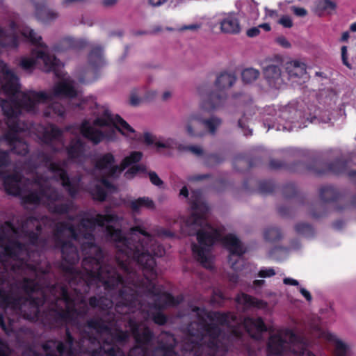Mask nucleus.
<instances>
[{
	"label": "nucleus",
	"instance_id": "58836bf2",
	"mask_svg": "<svg viewBox=\"0 0 356 356\" xmlns=\"http://www.w3.org/2000/svg\"><path fill=\"white\" fill-rule=\"evenodd\" d=\"M252 156H270V152L263 146H255L252 149Z\"/></svg>",
	"mask_w": 356,
	"mask_h": 356
},
{
	"label": "nucleus",
	"instance_id": "7ed1b4c3",
	"mask_svg": "<svg viewBox=\"0 0 356 356\" xmlns=\"http://www.w3.org/2000/svg\"><path fill=\"white\" fill-rule=\"evenodd\" d=\"M44 164L35 168L31 181L24 179L18 166L10 161V157H0V179L6 191L13 195L20 196L25 203L46 205L49 210L57 214H67L66 221L55 222L47 216L40 220V229L38 233L39 241L51 242L58 225L63 223L72 227L74 235L66 234L62 237L61 242L46 248H60L63 261L60 268L63 273L65 268L72 267L79 260V254L76 243L81 245L83 256L86 255L95 243L94 230L98 226L106 236V228L115 229V225L120 220L113 213L106 215L97 214L88 216L81 213L75 214L76 207L72 201L63 204L56 202L63 195L53 187V183L60 181L63 186L74 197L79 188L80 178L70 179L63 165L53 162L51 157H43Z\"/></svg>",
	"mask_w": 356,
	"mask_h": 356
},
{
	"label": "nucleus",
	"instance_id": "e433bc0d",
	"mask_svg": "<svg viewBox=\"0 0 356 356\" xmlns=\"http://www.w3.org/2000/svg\"><path fill=\"white\" fill-rule=\"evenodd\" d=\"M327 214V209L325 206L319 203L315 206V208L310 211V215L312 218L318 219Z\"/></svg>",
	"mask_w": 356,
	"mask_h": 356
},
{
	"label": "nucleus",
	"instance_id": "f03ea898",
	"mask_svg": "<svg viewBox=\"0 0 356 356\" xmlns=\"http://www.w3.org/2000/svg\"><path fill=\"white\" fill-rule=\"evenodd\" d=\"M44 164L35 168L31 181L24 179L18 166L10 161V157H0V179L6 191L13 195L20 196L25 203L46 205L49 210L57 214H67L66 221L55 222L47 216L40 220V229L38 233L39 241L51 242L58 225L63 223L72 227L74 235L66 234L62 237L61 242L46 248H60L63 261L60 268L63 273L65 268L72 267L79 260V254L76 243L81 245L83 256L86 255L95 243L94 230L98 226L106 236V228L115 229V225L120 220L113 213L106 215L97 214L88 216L81 213L75 214L76 207L72 201L63 204L56 202L63 195L53 187V183L60 181L63 186L74 197L79 188L80 178L70 179L63 165L53 162L51 157H43Z\"/></svg>",
	"mask_w": 356,
	"mask_h": 356
},
{
	"label": "nucleus",
	"instance_id": "f8f14e48",
	"mask_svg": "<svg viewBox=\"0 0 356 356\" xmlns=\"http://www.w3.org/2000/svg\"><path fill=\"white\" fill-rule=\"evenodd\" d=\"M33 56L35 58H22L19 65L25 71L32 72L37 63V60L43 63V70L47 72H54L58 69L60 60L53 55H50L42 50H33Z\"/></svg>",
	"mask_w": 356,
	"mask_h": 356
},
{
	"label": "nucleus",
	"instance_id": "c03bdc74",
	"mask_svg": "<svg viewBox=\"0 0 356 356\" xmlns=\"http://www.w3.org/2000/svg\"><path fill=\"white\" fill-rule=\"evenodd\" d=\"M297 191L296 186L294 184L290 183L286 184L284 188V193L286 197L291 196V194H296Z\"/></svg>",
	"mask_w": 356,
	"mask_h": 356
},
{
	"label": "nucleus",
	"instance_id": "0eeeda50",
	"mask_svg": "<svg viewBox=\"0 0 356 356\" xmlns=\"http://www.w3.org/2000/svg\"><path fill=\"white\" fill-rule=\"evenodd\" d=\"M307 159L302 162L291 163L274 158L269 161V168L271 170H287L294 172L309 170L317 174L324 173L327 170L335 174L347 173L356 184V157L338 159L329 165L322 163L317 157Z\"/></svg>",
	"mask_w": 356,
	"mask_h": 356
},
{
	"label": "nucleus",
	"instance_id": "6ab92c4d",
	"mask_svg": "<svg viewBox=\"0 0 356 356\" xmlns=\"http://www.w3.org/2000/svg\"><path fill=\"white\" fill-rule=\"evenodd\" d=\"M264 76L270 87L280 89L284 83L281 69L279 65L269 64L264 67Z\"/></svg>",
	"mask_w": 356,
	"mask_h": 356
},
{
	"label": "nucleus",
	"instance_id": "b1692460",
	"mask_svg": "<svg viewBox=\"0 0 356 356\" xmlns=\"http://www.w3.org/2000/svg\"><path fill=\"white\" fill-rule=\"evenodd\" d=\"M88 43L83 39H75L72 38H63L55 49L57 51H65L67 49L80 50L87 47Z\"/></svg>",
	"mask_w": 356,
	"mask_h": 356
},
{
	"label": "nucleus",
	"instance_id": "f257e3e1",
	"mask_svg": "<svg viewBox=\"0 0 356 356\" xmlns=\"http://www.w3.org/2000/svg\"><path fill=\"white\" fill-rule=\"evenodd\" d=\"M40 222L33 216L22 220L17 227L10 222L0 225V326L10 334L17 329L23 318L38 321L40 307L51 297V289L57 286L47 281V270L37 258L46 247L55 246L66 234L73 236L71 227L58 225L51 242L39 241Z\"/></svg>",
	"mask_w": 356,
	"mask_h": 356
},
{
	"label": "nucleus",
	"instance_id": "bb28decb",
	"mask_svg": "<svg viewBox=\"0 0 356 356\" xmlns=\"http://www.w3.org/2000/svg\"><path fill=\"white\" fill-rule=\"evenodd\" d=\"M129 207L134 213H139L142 208L154 209V202L148 197H139L129 202Z\"/></svg>",
	"mask_w": 356,
	"mask_h": 356
},
{
	"label": "nucleus",
	"instance_id": "9d476101",
	"mask_svg": "<svg viewBox=\"0 0 356 356\" xmlns=\"http://www.w3.org/2000/svg\"><path fill=\"white\" fill-rule=\"evenodd\" d=\"M236 80V77L234 74L222 72L216 80V91L210 90L208 84L199 86L197 90L202 99V109L212 111L222 106L227 97L224 90L232 86Z\"/></svg>",
	"mask_w": 356,
	"mask_h": 356
},
{
	"label": "nucleus",
	"instance_id": "8fccbe9b",
	"mask_svg": "<svg viewBox=\"0 0 356 356\" xmlns=\"http://www.w3.org/2000/svg\"><path fill=\"white\" fill-rule=\"evenodd\" d=\"M277 42L283 47L289 48L291 47L290 42L284 37H279L277 39Z\"/></svg>",
	"mask_w": 356,
	"mask_h": 356
},
{
	"label": "nucleus",
	"instance_id": "49530a36",
	"mask_svg": "<svg viewBox=\"0 0 356 356\" xmlns=\"http://www.w3.org/2000/svg\"><path fill=\"white\" fill-rule=\"evenodd\" d=\"M293 13L298 17H305L307 15V10L304 8L293 6L291 8Z\"/></svg>",
	"mask_w": 356,
	"mask_h": 356
},
{
	"label": "nucleus",
	"instance_id": "4d7b16f0",
	"mask_svg": "<svg viewBox=\"0 0 356 356\" xmlns=\"http://www.w3.org/2000/svg\"><path fill=\"white\" fill-rule=\"evenodd\" d=\"M168 1V0H148V2L152 6L156 7L164 4Z\"/></svg>",
	"mask_w": 356,
	"mask_h": 356
},
{
	"label": "nucleus",
	"instance_id": "7c9ffc66",
	"mask_svg": "<svg viewBox=\"0 0 356 356\" xmlns=\"http://www.w3.org/2000/svg\"><path fill=\"white\" fill-rule=\"evenodd\" d=\"M18 44L17 37L15 33H10L7 35L4 29L0 28V47H16Z\"/></svg>",
	"mask_w": 356,
	"mask_h": 356
},
{
	"label": "nucleus",
	"instance_id": "2f4dec72",
	"mask_svg": "<svg viewBox=\"0 0 356 356\" xmlns=\"http://www.w3.org/2000/svg\"><path fill=\"white\" fill-rule=\"evenodd\" d=\"M22 34L28 38L33 44L41 47H47L46 44L42 42V37L38 35L34 30L29 29H24Z\"/></svg>",
	"mask_w": 356,
	"mask_h": 356
},
{
	"label": "nucleus",
	"instance_id": "4c0bfd02",
	"mask_svg": "<svg viewBox=\"0 0 356 356\" xmlns=\"http://www.w3.org/2000/svg\"><path fill=\"white\" fill-rule=\"evenodd\" d=\"M347 344L340 340H336L334 343V351L337 356H346L348 351Z\"/></svg>",
	"mask_w": 356,
	"mask_h": 356
},
{
	"label": "nucleus",
	"instance_id": "ea45409f",
	"mask_svg": "<svg viewBox=\"0 0 356 356\" xmlns=\"http://www.w3.org/2000/svg\"><path fill=\"white\" fill-rule=\"evenodd\" d=\"M148 175L150 181L152 182V184L159 187L163 186V181L160 179V177L155 172L150 171L149 172Z\"/></svg>",
	"mask_w": 356,
	"mask_h": 356
},
{
	"label": "nucleus",
	"instance_id": "a19ab883",
	"mask_svg": "<svg viewBox=\"0 0 356 356\" xmlns=\"http://www.w3.org/2000/svg\"><path fill=\"white\" fill-rule=\"evenodd\" d=\"M259 191L262 193H270L273 191V185L269 181H263L259 184Z\"/></svg>",
	"mask_w": 356,
	"mask_h": 356
},
{
	"label": "nucleus",
	"instance_id": "39448f33",
	"mask_svg": "<svg viewBox=\"0 0 356 356\" xmlns=\"http://www.w3.org/2000/svg\"><path fill=\"white\" fill-rule=\"evenodd\" d=\"M78 106L96 117L91 123L88 120H83L79 127L83 137L94 144H98L104 140H113L115 135L113 127L123 135L129 136L135 133V130L124 119L119 115L113 117L108 108L97 104L94 97L82 99Z\"/></svg>",
	"mask_w": 356,
	"mask_h": 356
},
{
	"label": "nucleus",
	"instance_id": "2eb2a0df",
	"mask_svg": "<svg viewBox=\"0 0 356 356\" xmlns=\"http://www.w3.org/2000/svg\"><path fill=\"white\" fill-rule=\"evenodd\" d=\"M284 71L288 75V79L292 83L301 85L308 79L307 66L303 62L298 60H291L284 64Z\"/></svg>",
	"mask_w": 356,
	"mask_h": 356
},
{
	"label": "nucleus",
	"instance_id": "a211bd4d",
	"mask_svg": "<svg viewBox=\"0 0 356 356\" xmlns=\"http://www.w3.org/2000/svg\"><path fill=\"white\" fill-rule=\"evenodd\" d=\"M35 6V15L37 19L43 24H49L56 20L58 13L47 8V0H31Z\"/></svg>",
	"mask_w": 356,
	"mask_h": 356
},
{
	"label": "nucleus",
	"instance_id": "bf43d9fd",
	"mask_svg": "<svg viewBox=\"0 0 356 356\" xmlns=\"http://www.w3.org/2000/svg\"><path fill=\"white\" fill-rule=\"evenodd\" d=\"M189 195L188 190L186 186H184L179 192V195L184 197H188Z\"/></svg>",
	"mask_w": 356,
	"mask_h": 356
},
{
	"label": "nucleus",
	"instance_id": "6e6552de",
	"mask_svg": "<svg viewBox=\"0 0 356 356\" xmlns=\"http://www.w3.org/2000/svg\"><path fill=\"white\" fill-rule=\"evenodd\" d=\"M47 98V95L44 91L36 92L34 90L23 92L21 99L4 100L0 97V111L7 118L6 124L8 131L6 133L14 134L15 137H18L17 134L23 131L18 120L22 111L35 113L36 102L44 101Z\"/></svg>",
	"mask_w": 356,
	"mask_h": 356
},
{
	"label": "nucleus",
	"instance_id": "c85d7f7f",
	"mask_svg": "<svg viewBox=\"0 0 356 356\" xmlns=\"http://www.w3.org/2000/svg\"><path fill=\"white\" fill-rule=\"evenodd\" d=\"M88 61L91 65L98 67L102 65L103 48L101 46L94 47L88 54Z\"/></svg>",
	"mask_w": 356,
	"mask_h": 356
},
{
	"label": "nucleus",
	"instance_id": "603ef678",
	"mask_svg": "<svg viewBox=\"0 0 356 356\" xmlns=\"http://www.w3.org/2000/svg\"><path fill=\"white\" fill-rule=\"evenodd\" d=\"M299 291H300V293L305 298V299L307 301L312 300V295L309 293V291H308L306 289H305L303 287H300Z\"/></svg>",
	"mask_w": 356,
	"mask_h": 356
},
{
	"label": "nucleus",
	"instance_id": "aec40b11",
	"mask_svg": "<svg viewBox=\"0 0 356 356\" xmlns=\"http://www.w3.org/2000/svg\"><path fill=\"white\" fill-rule=\"evenodd\" d=\"M284 156H339L341 152L337 149H327L323 151L289 147L283 150Z\"/></svg>",
	"mask_w": 356,
	"mask_h": 356
},
{
	"label": "nucleus",
	"instance_id": "4468645a",
	"mask_svg": "<svg viewBox=\"0 0 356 356\" xmlns=\"http://www.w3.org/2000/svg\"><path fill=\"white\" fill-rule=\"evenodd\" d=\"M6 147V149H0V156H9L13 154L15 156H29V145L19 137H15L14 134L5 133L0 137V147Z\"/></svg>",
	"mask_w": 356,
	"mask_h": 356
},
{
	"label": "nucleus",
	"instance_id": "1a4fd4ad",
	"mask_svg": "<svg viewBox=\"0 0 356 356\" xmlns=\"http://www.w3.org/2000/svg\"><path fill=\"white\" fill-rule=\"evenodd\" d=\"M269 353L280 355L291 351L298 356H315L307 349L305 339L295 334L291 330H278L271 334L268 343Z\"/></svg>",
	"mask_w": 356,
	"mask_h": 356
},
{
	"label": "nucleus",
	"instance_id": "338daca9",
	"mask_svg": "<svg viewBox=\"0 0 356 356\" xmlns=\"http://www.w3.org/2000/svg\"><path fill=\"white\" fill-rule=\"evenodd\" d=\"M343 226V222L342 221H336L334 224H333V227H334V229H340L341 228H342Z\"/></svg>",
	"mask_w": 356,
	"mask_h": 356
},
{
	"label": "nucleus",
	"instance_id": "4be33fe9",
	"mask_svg": "<svg viewBox=\"0 0 356 356\" xmlns=\"http://www.w3.org/2000/svg\"><path fill=\"white\" fill-rule=\"evenodd\" d=\"M196 123L201 124L203 130L205 131V136L209 134L211 136L216 135L218 129L221 126L222 121L221 118L217 116H211L208 118H196Z\"/></svg>",
	"mask_w": 356,
	"mask_h": 356
},
{
	"label": "nucleus",
	"instance_id": "423d86ee",
	"mask_svg": "<svg viewBox=\"0 0 356 356\" xmlns=\"http://www.w3.org/2000/svg\"><path fill=\"white\" fill-rule=\"evenodd\" d=\"M140 157H124L120 165L115 163L114 157H100L96 161L93 169L94 176L99 180V183L91 188L92 196L100 201H104L107 195V191L114 190L113 186L106 180V177L115 178L127 167L129 168L125 172L124 176L127 179L132 178L135 175L143 172L146 170L145 165L139 164Z\"/></svg>",
	"mask_w": 356,
	"mask_h": 356
},
{
	"label": "nucleus",
	"instance_id": "864d4df0",
	"mask_svg": "<svg viewBox=\"0 0 356 356\" xmlns=\"http://www.w3.org/2000/svg\"><path fill=\"white\" fill-rule=\"evenodd\" d=\"M140 99L135 94H131L130 96L129 103L131 106H136L139 104Z\"/></svg>",
	"mask_w": 356,
	"mask_h": 356
},
{
	"label": "nucleus",
	"instance_id": "f3484780",
	"mask_svg": "<svg viewBox=\"0 0 356 356\" xmlns=\"http://www.w3.org/2000/svg\"><path fill=\"white\" fill-rule=\"evenodd\" d=\"M220 31L223 33L236 35L241 31L237 14L235 13H222L218 19Z\"/></svg>",
	"mask_w": 356,
	"mask_h": 356
},
{
	"label": "nucleus",
	"instance_id": "774afa93",
	"mask_svg": "<svg viewBox=\"0 0 356 356\" xmlns=\"http://www.w3.org/2000/svg\"><path fill=\"white\" fill-rule=\"evenodd\" d=\"M264 282H265L264 280H254L253 282V286L255 287V288L256 287H261L264 284Z\"/></svg>",
	"mask_w": 356,
	"mask_h": 356
},
{
	"label": "nucleus",
	"instance_id": "0e129e2a",
	"mask_svg": "<svg viewBox=\"0 0 356 356\" xmlns=\"http://www.w3.org/2000/svg\"><path fill=\"white\" fill-rule=\"evenodd\" d=\"M350 38V34L348 31H345L342 33L341 38L340 39L341 42H347Z\"/></svg>",
	"mask_w": 356,
	"mask_h": 356
},
{
	"label": "nucleus",
	"instance_id": "a18cd8bd",
	"mask_svg": "<svg viewBox=\"0 0 356 356\" xmlns=\"http://www.w3.org/2000/svg\"><path fill=\"white\" fill-rule=\"evenodd\" d=\"M279 23L285 28H291L293 26V22L291 17L287 15L282 16L280 19Z\"/></svg>",
	"mask_w": 356,
	"mask_h": 356
},
{
	"label": "nucleus",
	"instance_id": "f704fd0d",
	"mask_svg": "<svg viewBox=\"0 0 356 356\" xmlns=\"http://www.w3.org/2000/svg\"><path fill=\"white\" fill-rule=\"evenodd\" d=\"M297 233L302 234L306 237H311L314 234L313 228L306 223H298L295 227Z\"/></svg>",
	"mask_w": 356,
	"mask_h": 356
},
{
	"label": "nucleus",
	"instance_id": "6e6d98bb",
	"mask_svg": "<svg viewBox=\"0 0 356 356\" xmlns=\"http://www.w3.org/2000/svg\"><path fill=\"white\" fill-rule=\"evenodd\" d=\"M220 148L226 149L227 153H232L234 149V145L232 143H227L222 144Z\"/></svg>",
	"mask_w": 356,
	"mask_h": 356
},
{
	"label": "nucleus",
	"instance_id": "a878e982",
	"mask_svg": "<svg viewBox=\"0 0 356 356\" xmlns=\"http://www.w3.org/2000/svg\"><path fill=\"white\" fill-rule=\"evenodd\" d=\"M319 197L323 203L336 201L339 197L337 190L331 185L322 186L318 189Z\"/></svg>",
	"mask_w": 356,
	"mask_h": 356
},
{
	"label": "nucleus",
	"instance_id": "3c124183",
	"mask_svg": "<svg viewBox=\"0 0 356 356\" xmlns=\"http://www.w3.org/2000/svg\"><path fill=\"white\" fill-rule=\"evenodd\" d=\"M200 28V26L198 24H190V25H185L181 26L179 29V31H184L186 30H191V31H195Z\"/></svg>",
	"mask_w": 356,
	"mask_h": 356
},
{
	"label": "nucleus",
	"instance_id": "69168bd1",
	"mask_svg": "<svg viewBox=\"0 0 356 356\" xmlns=\"http://www.w3.org/2000/svg\"><path fill=\"white\" fill-rule=\"evenodd\" d=\"M259 28H261L264 30H265L266 31H270L271 29L270 24L268 23H264V24H260L259 26Z\"/></svg>",
	"mask_w": 356,
	"mask_h": 356
},
{
	"label": "nucleus",
	"instance_id": "412c9836",
	"mask_svg": "<svg viewBox=\"0 0 356 356\" xmlns=\"http://www.w3.org/2000/svg\"><path fill=\"white\" fill-rule=\"evenodd\" d=\"M63 131L54 124H49L43 129L41 134V140L46 145H51L53 143L60 142L63 138Z\"/></svg>",
	"mask_w": 356,
	"mask_h": 356
},
{
	"label": "nucleus",
	"instance_id": "e2e57ef3",
	"mask_svg": "<svg viewBox=\"0 0 356 356\" xmlns=\"http://www.w3.org/2000/svg\"><path fill=\"white\" fill-rule=\"evenodd\" d=\"M238 276L236 273H232L229 275V280L233 283H236L238 282Z\"/></svg>",
	"mask_w": 356,
	"mask_h": 356
},
{
	"label": "nucleus",
	"instance_id": "c9c22d12",
	"mask_svg": "<svg viewBox=\"0 0 356 356\" xmlns=\"http://www.w3.org/2000/svg\"><path fill=\"white\" fill-rule=\"evenodd\" d=\"M337 4L330 0H321L318 1L316 6L318 10L324 12L327 10L333 11L336 9Z\"/></svg>",
	"mask_w": 356,
	"mask_h": 356
},
{
	"label": "nucleus",
	"instance_id": "ddd939ff",
	"mask_svg": "<svg viewBox=\"0 0 356 356\" xmlns=\"http://www.w3.org/2000/svg\"><path fill=\"white\" fill-rule=\"evenodd\" d=\"M222 243L229 250V263L232 268L238 271L241 270L240 267L243 263L241 256L245 252L246 248L241 241L233 234L225 235L222 238Z\"/></svg>",
	"mask_w": 356,
	"mask_h": 356
},
{
	"label": "nucleus",
	"instance_id": "5701e85b",
	"mask_svg": "<svg viewBox=\"0 0 356 356\" xmlns=\"http://www.w3.org/2000/svg\"><path fill=\"white\" fill-rule=\"evenodd\" d=\"M237 304L241 307L243 310L248 309L252 307L259 309H264L267 307V302L261 300L252 298L245 293H241L236 298Z\"/></svg>",
	"mask_w": 356,
	"mask_h": 356
},
{
	"label": "nucleus",
	"instance_id": "09e8293b",
	"mask_svg": "<svg viewBox=\"0 0 356 356\" xmlns=\"http://www.w3.org/2000/svg\"><path fill=\"white\" fill-rule=\"evenodd\" d=\"M260 33L259 28L258 27H252L249 29L247 31V35L250 38L257 36Z\"/></svg>",
	"mask_w": 356,
	"mask_h": 356
},
{
	"label": "nucleus",
	"instance_id": "9b49d317",
	"mask_svg": "<svg viewBox=\"0 0 356 356\" xmlns=\"http://www.w3.org/2000/svg\"><path fill=\"white\" fill-rule=\"evenodd\" d=\"M145 145L159 152L162 149H177L179 152H189L196 156H202L203 149L197 145H186L179 143L172 138L157 137L149 132H145L138 138Z\"/></svg>",
	"mask_w": 356,
	"mask_h": 356
},
{
	"label": "nucleus",
	"instance_id": "20e7f679",
	"mask_svg": "<svg viewBox=\"0 0 356 356\" xmlns=\"http://www.w3.org/2000/svg\"><path fill=\"white\" fill-rule=\"evenodd\" d=\"M191 214L184 222V232L196 235L197 244H193L195 257L206 268L211 267V248L216 241L221 238L219 229L212 227L206 220L209 207L201 191H193L189 198ZM181 229L184 227H181Z\"/></svg>",
	"mask_w": 356,
	"mask_h": 356
},
{
	"label": "nucleus",
	"instance_id": "052dcab7",
	"mask_svg": "<svg viewBox=\"0 0 356 356\" xmlns=\"http://www.w3.org/2000/svg\"><path fill=\"white\" fill-rule=\"evenodd\" d=\"M87 0H63L62 1V4L63 6H68L72 3H75V2H83V1H86Z\"/></svg>",
	"mask_w": 356,
	"mask_h": 356
},
{
	"label": "nucleus",
	"instance_id": "13d9d810",
	"mask_svg": "<svg viewBox=\"0 0 356 356\" xmlns=\"http://www.w3.org/2000/svg\"><path fill=\"white\" fill-rule=\"evenodd\" d=\"M246 159L247 157H236L234 162L239 165L246 164L249 162Z\"/></svg>",
	"mask_w": 356,
	"mask_h": 356
},
{
	"label": "nucleus",
	"instance_id": "c756f323",
	"mask_svg": "<svg viewBox=\"0 0 356 356\" xmlns=\"http://www.w3.org/2000/svg\"><path fill=\"white\" fill-rule=\"evenodd\" d=\"M65 113V107L59 102L50 104L44 111L45 117L54 118L55 116L63 117Z\"/></svg>",
	"mask_w": 356,
	"mask_h": 356
},
{
	"label": "nucleus",
	"instance_id": "de8ad7c7",
	"mask_svg": "<svg viewBox=\"0 0 356 356\" xmlns=\"http://www.w3.org/2000/svg\"><path fill=\"white\" fill-rule=\"evenodd\" d=\"M8 348L7 344L0 338V356H8Z\"/></svg>",
	"mask_w": 356,
	"mask_h": 356
},
{
	"label": "nucleus",
	"instance_id": "dca6fc26",
	"mask_svg": "<svg viewBox=\"0 0 356 356\" xmlns=\"http://www.w3.org/2000/svg\"><path fill=\"white\" fill-rule=\"evenodd\" d=\"M47 95V99L44 101L36 102L39 103H47L51 102L54 97H64L72 99L77 96V90L74 86L68 81H62L56 83L51 91L44 92Z\"/></svg>",
	"mask_w": 356,
	"mask_h": 356
},
{
	"label": "nucleus",
	"instance_id": "79ce46f5",
	"mask_svg": "<svg viewBox=\"0 0 356 356\" xmlns=\"http://www.w3.org/2000/svg\"><path fill=\"white\" fill-rule=\"evenodd\" d=\"M341 51V60H342L343 64L344 65H346L348 68L352 69V66L348 60V48H347V47L342 46Z\"/></svg>",
	"mask_w": 356,
	"mask_h": 356
},
{
	"label": "nucleus",
	"instance_id": "cd10ccee",
	"mask_svg": "<svg viewBox=\"0 0 356 356\" xmlns=\"http://www.w3.org/2000/svg\"><path fill=\"white\" fill-rule=\"evenodd\" d=\"M85 143L80 138L72 139L66 147L67 156H85Z\"/></svg>",
	"mask_w": 356,
	"mask_h": 356
},
{
	"label": "nucleus",
	"instance_id": "72a5a7b5",
	"mask_svg": "<svg viewBox=\"0 0 356 356\" xmlns=\"http://www.w3.org/2000/svg\"><path fill=\"white\" fill-rule=\"evenodd\" d=\"M259 74V71L256 69L252 67L246 68L243 70L241 73V78L244 83H250L256 81L258 79Z\"/></svg>",
	"mask_w": 356,
	"mask_h": 356
},
{
	"label": "nucleus",
	"instance_id": "393cba45",
	"mask_svg": "<svg viewBox=\"0 0 356 356\" xmlns=\"http://www.w3.org/2000/svg\"><path fill=\"white\" fill-rule=\"evenodd\" d=\"M197 118H201V115L199 114L191 115L188 118L186 129L190 136L202 138L205 136V131L202 129L201 124L196 123Z\"/></svg>",
	"mask_w": 356,
	"mask_h": 356
},
{
	"label": "nucleus",
	"instance_id": "5fc2aeb1",
	"mask_svg": "<svg viewBox=\"0 0 356 356\" xmlns=\"http://www.w3.org/2000/svg\"><path fill=\"white\" fill-rule=\"evenodd\" d=\"M283 282L286 285L298 286L299 284L298 282L296 280L290 277L284 278L283 280Z\"/></svg>",
	"mask_w": 356,
	"mask_h": 356
},
{
	"label": "nucleus",
	"instance_id": "37998d69",
	"mask_svg": "<svg viewBox=\"0 0 356 356\" xmlns=\"http://www.w3.org/2000/svg\"><path fill=\"white\" fill-rule=\"evenodd\" d=\"M275 275V271L272 268H264L259 272V276L261 277H270Z\"/></svg>",
	"mask_w": 356,
	"mask_h": 356
},
{
	"label": "nucleus",
	"instance_id": "473e14b6",
	"mask_svg": "<svg viewBox=\"0 0 356 356\" xmlns=\"http://www.w3.org/2000/svg\"><path fill=\"white\" fill-rule=\"evenodd\" d=\"M264 237L267 241L274 242L282 238V234L277 227H269L264 230Z\"/></svg>",
	"mask_w": 356,
	"mask_h": 356
},
{
	"label": "nucleus",
	"instance_id": "680f3d73",
	"mask_svg": "<svg viewBox=\"0 0 356 356\" xmlns=\"http://www.w3.org/2000/svg\"><path fill=\"white\" fill-rule=\"evenodd\" d=\"M118 0H103L102 3L104 6H111L116 3Z\"/></svg>",
	"mask_w": 356,
	"mask_h": 356
}]
</instances>
